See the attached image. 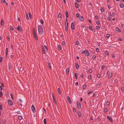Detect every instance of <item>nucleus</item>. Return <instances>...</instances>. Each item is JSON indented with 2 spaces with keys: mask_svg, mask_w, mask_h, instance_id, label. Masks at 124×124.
Instances as JSON below:
<instances>
[{
  "mask_svg": "<svg viewBox=\"0 0 124 124\" xmlns=\"http://www.w3.org/2000/svg\"><path fill=\"white\" fill-rule=\"evenodd\" d=\"M106 104L107 105H109V101H108L107 100Z\"/></svg>",
  "mask_w": 124,
  "mask_h": 124,
  "instance_id": "36",
  "label": "nucleus"
},
{
  "mask_svg": "<svg viewBox=\"0 0 124 124\" xmlns=\"http://www.w3.org/2000/svg\"><path fill=\"white\" fill-rule=\"evenodd\" d=\"M16 29L20 31H22V29L20 26H18L16 28Z\"/></svg>",
  "mask_w": 124,
  "mask_h": 124,
  "instance_id": "4",
  "label": "nucleus"
},
{
  "mask_svg": "<svg viewBox=\"0 0 124 124\" xmlns=\"http://www.w3.org/2000/svg\"><path fill=\"white\" fill-rule=\"evenodd\" d=\"M26 19L27 20H28L29 19V17H28V15L26 13Z\"/></svg>",
  "mask_w": 124,
  "mask_h": 124,
  "instance_id": "35",
  "label": "nucleus"
},
{
  "mask_svg": "<svg viewBox=\"0 0 124 124\" xmlns=\"http://www.w3.org/2000/svg\"><path fill=\"white\" fill-rule=\"evenodd\" d=\"M57 91L59 94H61L60 89V88H58L57 89Z\"/></svg>",
  "mask_w": 124,
  "mask_h": 124,
  "instance_id": "29",
  "label": "nucleus"
},
{
  "mask_svg": "<svg viewBox=\"0 0 124 124\" xmlns=\"http://www.w3.org/2000/svg\"><path fill=\"white\" fill-rule=\"evenodd\" d=\"M46 118H44V124H46Z\"/></svg>",
  "mask_w": 124,
  "mask_h": 124,
  "instance_id": "34",
  "label": "nucleus"
},
{
  "mask_svg": "<svg viewBox=\"0 0 124 124\" xmlns=\"http://www.w3.org/2000/svg\"><path fill=\"white\" fill-rule=\"evenodd\" d=\"M77 114H78V116L79 118L80 117V116H81V113L80 111H77Z\"/></svg>",
  "mask_w": 124,
  "mask_h": 124,
  "instance_id": "13",
  "label": "nucleus"
},
{
  "mask_svg": "<svg viewBox=\"0 0 124 124\" xmlns=\"http://www.w3.org/2000/svg\"><path fill=\"white\" fill-rule=\"evenodd\" d=\"M75 6L76 8H78L79 7V6L78 4L77 3L75 2Z\"/></svg>",
  "mask_w": 124,
  "mask_h": 124,
  "instance_id": "20",
  "label": "nucleus"
},
{
  "mask_svg": "<svg viewBox=\"0 0 124 124\" xmlns=\"http://www.w3.org/2000/svg\"><path fill=\"white\" fill-rule=\"evenodd\" d=\"M3 3H4L5 2V0H0Z\"/></svg>",
  "mask_w": 124,
  "mask_h": 124,
  "instance_id": "60",
  "label": "nucleus"
},
{
  "mask_svg": "<svg viewBox=\"0 0 124 124\" xmlns=\"http://www.w3.org/2000/svg\"><path fill=\"white\" fill-rule=\"evenodd\" d=\"M75 22L73 21L72 22L71 24V28L73 30H74L75 29L74 27V24Z\"/></svg>",
  "mask_w": 124,
  "mask_h": 124,
  "instance_id": "3",
  "label": "nucleus"
},
{
  "mask_svg": "<svg viewBox=\"0 0 124 124\" xmlns=\"http://www.w3.org/2000/svg\"><path fill=\"white\" fill-rule=\"evenodd\" d=\"M38 32L39 34H42L43 31V28L41 25H39L38 26Z\"/></svg>",
  "mask_w": 124,
  "mask_h": 124,
  "instance_id": "1",
  "label": "nucleus"
},
{
  "mask_svg": "<svg viewBox=\"0 0 124 124\" xmlns=\"http://www.w3.org/2000/svg\"><path fill=\"white\" fill-rule=\"evenodd\" d=\"M8 48H6V53H5V55H6V57H7V55L8 54Z\"/></svg>",
  "mask_w": 124,
  "mask_h": 124,
  "instance_id": "9",
  "label": "nucleus"
},
{
  "mask_svg": "<svg viewBox=\"0 0 124 124\" xmlns=\"http://www.w3.org/2000/svg\"><path fill=\"white\" fill-rule=\"evenodd\" d=\"M33 34H36L35 30L34 28L33 29Z\"/></svg>",
  "mask_w": 124,
  "mask_h": 124,
  "instance_id": "45",
  "label": "nucleus"
},
{
  "mask_svg": "<svg viewBox=\"0 0 124 124\" xmlns=\"http://www.w3.org/2000/svg\"><path fill=\"white\" fill-rule=\"evenodd\" d=\"M96 28L98 30H100V27H99L98 26H96Z\"/></svg>",
  "mask_w": 124,
  "mask_h": 124,
  "instance_id": "44",
  "label": "nucleus"
},
{
  "mask_svg": "<svg viewBox=\"0 0 124 124\" xmlns=\"http://www.w3.org/2000/svg\"><path fill=\"white\" fill-rule=\"evenodd\" d=\"M97 77L98 78H99L100 77V75L99 74H98L97 75Z\"/></svg>",
  "mask_w": 124,
  "mask_h": 124,
  "instance_id": "63",
  "label": "nucleus"
},
{
  "mask_svg": "<svg viewBox=\"0 0 124 124\" xmlns=\"http://www.w3.org/2000/svg\"><path fill=\"white\" fill-rule=\"evenodd\" d=\"M40 22L42 24H43L44 21L42 19H41L40 21Z\"/></svg>",
  "mask_w": 124,
  "mask_h": 124,
  "instance_id": "43",
  "label": "nucleus"
},
{
  "mask_svg": "<svg viewBox=\"0 0 124 124\" xmlns=\"http://www.w3.org/2000/svg\"><path fill=\"white\" fill-rule=\"evenodd\" d=\"M89 72L90 73H91L92 72V69H89Z\"/></svg>",
  "mask_w": 124,
  "mask_h": 124,
  "instance_id": "47",
  "label": "nucleus"
},
{
  "mask_svg": "<svg viewBox=\"0 0 124 124\" xmlns=\"http://www.w3.org/2000/svg\"><path fill=\"white\" fill-rule=\"evenodd\" d=\"M41 48L42 49V52H43V53L44 54H46V52H45V50L44 47L43 46H42L41 47Z\"/></svg>",
  "mask_w": 124,
  "mask_h": 124,
  "instance_id": "15",
  "label": "nucleus"
},
{
  "mask_svg": "<svg viewBox=\"0 0 124 124\" xmlns=\"http://www.w3.org/2000/svg\"><path fill=\"white\" fill-rule=\"evenodd\" d=\"M83 88L84 89H85L86 87V85H83L82 86Z\"/></svg>",
  "mask_w": 124,
  "mask_h": 124,
  "instance_id": "26",
  "label": "nucleus"
},
{
  "mask_svg": "<svg viewBox=\"0 0 124 124\" xmlns=\"http://www.w3.org/2000/svg\"><path fill=\"white\" fill-rule=\"evenodd\" d=\"M2 58L1 57H0V63L2 62Z\"/></svg>",
  "mask_w": 124,
  "mask_h": 124,
  "instance_id": "52",
  "label": "nucleus"
},
{
  "mask_svg": "<svg viewBox=\"0 0 124 124\" xmlns=\"http://www.w3.org/2000/svg\"><path fill=\"white\" fill-rule=\"evenodd\" d=\"M6 123V120L5 119H4L2 120V123L3 124H5Z\"/></svg>",
  "mask_w": 124,
  "mask_h": 124,
  "instance_id": "31",
  "label": "nucleus"
},
{
  "mask_svg": "<svg viewBox=\"0 0 124 124\" xmlns=\"http://www.w3.org/2000/svg\"><path fill=\"white\" fill-rule=\"evenodd\" d=\"M108 19L109 21H110L111 20V18L109 16L108 17Z\"/></svg>",
  "mask_w": 124,
  "mask_h": 124,
  "instance_id": "62",
  "label": "nucleus"
},
{
  "mask_svg": "<svg viewBox=\"0 0 124 124\" xmlns=\"http://www.w3.org/2000/svg\"><path fill=\"white\" fill-rule=\"evenodd\" d=\"M2 94H3V93H2V92L1 91H0V97H1L3 95Z\"/></svg>",
  "mask_w": 124,
  "mask_h": 124,
  "instance_id": "51",
  "label": "nucleus"
},
{
  "mask_svg": "<svg viewBox=\"0 0 124 124\" xmlns=\"http://www.w3.org/2000/svg\"><path fill=\"white\" fill-rule=\"evenodd\" d=\"M67 100L70 104H71L72 103V102L70 98L69 97H67Z\"/></svg>",
  "mask_w": 124,
  "mask_h": 124,
  "instance_id": "17",
  "label": "nucleus"
},
{
  "mask_svg": "<svg viewBox=\"0 0 124 124\" xmlns=\"http://www.w3.org/2000/svg\"><path fill=\"white\" fill-rule=\"evenodd\" d=\"M96 24L98 25H99V24H100V23H99V21H96Z\"/></svg>",
  "mask_w": 124,
  "mask_h": 124,
  "instance_id": "54",
  "label": "nucleus"
},
{
  "mask_svg": "<svg viewBox=\"0 0 124 124\" xmlns=\"http://www.w3.org/2000/svg\"><path fill=\"white\" fill-rule=\"evenodd\" d=\"M52 94V95L53 98V99L54 100V102L55 104L56 105L57 104V102H56V100L55 99V98L54 96V95L53 94Z\"/></svg>",
  "mask_w": 124,
  "mask_h": 124,
  "instance_id": "8",
  "label": "nucleus"
},
{
  "mask_svg": "<svg viewBox=\"0 0 124 124\" xmlns=\"http://www.w3.org/2000/svg\"><path fill=\"white\" fill-rule=\"evenodd\" d=\"M8 104L10 106H12L13 105V103L11 100H8Z\"/></svg>",
  "mask_w": 124,
  "mask_h": 124,
  "instance_id": "7",
  "label": "nucleus"
},
{
  "mask_svg": "<svg viewBox=\"0 0 124 124\" xmlns=\"http://www.w3.org/2000/svg\"><path fill=\"white\" fill-rule=\"evenodd\" d=\"M11 69V67L10 65H8V70L10 71Z\"/></svg>",
  "mask_w": 124,
  "mask_h": 124,
  "instance_id": "41",
  "label": "nucleus"
},
{
  "mask_svg": "<svg viewBox=\"0 0 124 124\" xmlns=\"http://www.w3.org/2000/svg\"><path fill=\"white\" fill-rule=\"evenodd\" d=\"M69 71V68H67V69L66 70V72L67 73V74H68Z\"/></svg>",
  "mask_w": 124,
  "mask_h": 124,
  "instance_id": "24",
  "label": "nucleus"
},
{
  "mask_svg": "<svg viewBox=\"0 0 124 124\" xmlns=\"http://www.w3.org/2000/svg\"><path fill=\"white\" fill-rule=\"evenodd\" d=\"M4 25V21L3 19H1V25L2 26H3Z\"/></svg>",
  "mask_w": 124,
  "mask_h": 124,
  "instance_id": "21",
  "label": "nucleus"
},
{
  "mask_svg": "<svg viewBox=\"0 0 124 124\" xmlns=\"http://www.w3.org/2000/svg\"><path fill=\"white\" fill-rule=\"evenodd\" d=\"M110 37V35L109 34H107V37L108 38H109Z\"/></svg>",
  "mask_w": 124,
  "mask_h": 124,
  "instance_id": "57",
  "label": "nucleus"
},
{
  "mask_svg": "<svg viewBox=\"0 0 124 124\" xmlns=\"http://www.w3.org/2000/svg\"><path fill=\"white\" fill-rule=\"evenodd\" d=\"M10 95L11 96V99L13 100H14V97L12 94L11 93L10 94Z\"/></svg>",
  "mask_w": 124,
  "mask_h": 124,
  "instance_id": "37",
  "label": "nucleus"
},
{
  "mask_svg": "<svg viewBox=\"0 0 124 124\" xmlns=\"http://www.w3.org/2000/svg\"><path fill=\"white\" fill-rule=\"evenodd\" d=\"M108 112V109L107 108H105L104 111V112L105 113H107Z\"/></svg>",
  "mask_w": 124,
  "mask_h": 124,
  "instance_id": "28",
  "label": "nucleus"
},
{
  "mask_svg": "<svg viewBox=\"0 0 124 124\" xmlns=\"http://www.w3.org/2000/svg\"><path fill=\"white\" fill-rule=\"evenodd\" d=\"M96 50L97 52H98L99 51V49L98 48H97L96 49Z\"/></svg>",
  "mask_w": 124,
  "mask_h": 124,
  "instance_id": "61",
  "label": "nucleus"
},
{
  "mask_svg": "<svg viewBox=\"0 0 124 124\" xmlns=\"http://www.w3.org/2000/svg\"><path fill=\"white\" fill-rule=\"evenodd\" d=\"M65 15H66V17L67 18H68L69 17L68 13V12L67 11H66Z\"/></svg>",
  "mask_w": 124,
  "mask_h": 124,
  "instance_id": "18",
  "label": "nucleus"
},
{
  "mask_svg": "<svg viewBox=\"0 0 124 124\" xmlns=\"http://www.w3.org/2000/svg\"><path fill=\"white\" fill-rule=\"evenodd\" d=\"M93 92V90H91L87 94H90L91 93H92Z\"/></svg>",
  "mask_w": 124,
  "mask_h": 124,
  "instance_id": "39",
  "label": "nucleus"
},
{
  "mask_svg": "<svg viewBox=\"0 0 124 124\" xmlns=\"http://www.w3.org/2000/svg\"><path fill=\"white\" fill-rule=\"evenodd\" d=\"M75 66L76 68L78 69L79 68V66L78 64L77 63H75Z\"/></svg>",
  "mask_w": 124,
  "mask_h": 124,
  "instance_id": "14",
  "label": "nucleus"
},
{
  "mask_svg": "<svg viewBox=\"0 0 124 124\" xmlns=\"http://www.w3.org/2000/svg\"><path fill=\"white\" fill-rule=\"evenodd\" d=\"M65 30L66 31H67L68 30V23L66 24H65Z\"/></svg>",
  "mask_w": 124,
  "mask_h": 124,
  "instance_id": "12",
  "label": "nucleus"
},
{
  "mask_svg": "<svg viewBox=\"0 0 124 124\" xmlns=\"http://www.w3.org/2000/svg\"><path fill=\"white\" fill-rule=\"evenodd\" d=\"M101 83L100 82H99V83H98L95 86H99L101 84Z\"/></svg>",
  "mask_w": 124,
  "mask_h": 124,
  "instance_id": "40",
  "label": "nucleus"
},
{
  "mask_svg": "<svg viewBox=\"0 0 124 124\" xmlns=\"http://www.w3.org/2000/svg\"><path fill=\"white\" fill-rule=\"evenodd\" d=\"M77 35L78 36H79V37H81V35H80V34L78 32H77Z\"/></svg>",
  "mask_w": 124,
  "mask_h": 124,
  "instance_id": "59",
  "label": "nucleus"
},
{
  "mask_svg": "<svg viewBox=\"0 0 124 124\" xmlns=\"http://www.w3.org/2000/svg\"><path fill=\"white\" fill-rule=\"evenodd\" d=\"M120 7L121 8H123L124 7V5L123 3H121L120 4Z\"/></svg>",
  "mask_w": 124,
  "mask_h": 124,
  "instance_id": "25",
  "label": "nucleus"
},
{
  "mask_svg": "<svg viewBox=\"0 0 124 124\" xmlns=\"http://www.w3.org/2000/svg\"><path fill=\"white\" fill-rule=\"evenodd\" d=\"M22 102V100L21 99H18V102L19 103L21 106H22V104H21Z\"/></svg>",
  "mask_w": 124,
  "mask_h": 124,
  "instance_id": "10",
  "label": "nucleus"
},
{
  "mask_svg": "<svg viewBox=\"0 0 124 124\" xmlns=\"http://www.w3.org/2000/svg\"><path fill=\"white\" fill-rule=\"evenodd\" d=\"M101 11L102 12H103L104 11V10L103 8H101Z\"/></svg>",
  "mask_w": 124,
  "mask_h": 124,
  "instance_id": "56",
  "label": "nucleus"
},
{
  "mask_svg": "<svg viewBox=\"0 0 124 124\" xmlns=\"http://www.w3.org/2000/svg\"><path fill=\"white\" fill-rule=\"evenodd\" d=\"M79 19L81 21H83L84 20V18L82 16H80L79 17Z\"/></svg>",
  "mask_w": 124,
  "mask_h": 124,
  "instance_id": "19",
  "label": "nucleus"
},
{
  "mask_svg": "<svg viewBox=\"0 0 124 124\" xmlns=\"http://www.w3.org/2000/svg\"><path fill=\"white\" fill-rule=\"evenodd\" d=\"M116 30L117 31L119 32H120L121 31L118 28H116Z\"/></svg>",
  "mask_w": 124,
  "mask_h": 124,
  "instance_id": "22",
  "label": "nucleus"
},
{
  "mask_svg": "<svg viewBox=\"0 0 124 124\" xmlns=\"http://www.w3.org/2000/svg\"><path fill=\"white\" fill-rule=\"evenodd\" d=\"M48 66L49 67V68H50V69H51V65L49 63H48Z\"/></svg>",
  "mask_w": 124,
  "mask_h": 124,
  "instance_id": "46",
  "label": "nucleus"
},
{
  "mask_svg": "<svg viewBox=\"0 0 124 124\" xmlns=\"http://www.w3.org/2000/svg\"><path fill=\"white\" fill-rule=\"evenodd\" d=\"M77 107L78 109H80L81 108V106L80 102L78 101L77 102Z\"/></svg>",
  "mask_w": 124,
  "mask_h": 124,
  "instance_id": "2",
  "label": "nucleus"
},
{
  "mask_svg": "<svg viewBox=\"0 0 124 124\" xmlns=\"http://www.w3.org/2000/svg\"><path fill=\"white\" fill-rule=\"evenodd\" d=\"M58 17H59V18H60L62 16V15L61 14V13H60L59 14H58Z\"/></svg>",
  "mask_w": 124,
  "mask_h": 124,
  "instance_id": "23",
  "label": "nucleus"
},
{
  "mask_svg": "<svg viewBox=\"0 0 124 124\" xmlns=\"http://www.w3.org/2000/svg\"><path fill=\"white\" fill-rule=\"evenodd\" d=\"M104 68H105V66L104 65H102V66H101V69L103 70L104 69Z\"/></svg>",
  "mask_w": 124,
  "mask_h": 124,
  "instance_id": "55",
  "label": "nucleus"
},
{
  "mask_svg": "<svg viewBox=\"0 0 124 124\" xmlns=\"http://www.w3.org/2000/svg\"><path fill=\"white\" fill-rule=\"evenodd\" d=\"M95 19L97 20H98V17L96 16H95Z\"/></svg>",
  "mask_w": 124,
  "mask_h": 124,
  "instance_id": "64",
  "label": "nucleus"
},
{
  "mask_svg": "<svg viewBox=\"0 0 124 124\" xmlns=\"http://www.w3.org/2000/svg\"><path fill=\"white\" fill-rule=\"evenodd\" d=\"M58 48L59 50H60L61 49V46L59 45L58 46Z\"/></svg>",
  "mask_w": 124,
  "mask_h": 124,
  "instance_id": "33",
  "label": "nucleus"
},
{
  "mask_svg": "<svg viewBox=\"0 0 124 124\" xmlns=\"http://www.w3.org/2000/svg\"><path fill=\"white\" fill-rule=\"evenodd\" d=\"M112 73H109V75H108V77H109V79H110L111 77H112Z\"/></svg>",
  "mask_w": 124,
  "mask_h": 124,
  "instance_id": "16",
  "label": "nucleus"
},
{
  "mask_svg": "<svg viewBox=\"0 0 124 124\" xmlns=\"http://www.w3.org/2000/svg\"><path fill=\"white\" fill-rule=\"evenodd\" d=\"M31 108L32 110V112H34L36 111L35 108L34 107V106L33 105H32L31 106Z\"/></svg>",
  "mask_w": 124,
  "mask_h": 124,
  "instance_id": "6",
  "label": "nucleus"
},
{
  "mask_svg": "<svg viewBox=\"0 0 124 124\" xmlns=\"http://www.w3.org/2000/svg\"><path fill=\"white\" fill-rule=\"evenodd\" d=\"M78 74V73H75V77L76 79H78V77L77 75V74Z\"/></svg>",
  "mask_w": 124,
  "mask_h": 124,
  "instance_id": "38",
  "label": "nucleus"
},
{
  "mask_svg": "<svg viewBox=\"0 0 124 124\" xmlns=\"http://www.w3.org/2000/svg\"><path fill=\"white\" fill-rule=\"evenodd\" d=\"M105 54L106 55H108L109 54V53L108 52L106 51L105 52Z\"/></svg>",
  "mask_w": 124,
  "mask_h": 124,
  "instance_id": "50",
  "label": "nucleus"
},
{
  "mask_svg": "<svg viewBox=\"0 0 124 124\" xmlns=\"http://www.w3.org/2000/svg\"><path fill=\"white\" fill-rule=\"evenodd\" d=\"M67 23L68 24V21L67 19L66 18V21H65V24H67Z\"/></svg>",
  "mask_w": 124,
  "mask_h": 124,
  "instance_id": "42",
  "label": "nucleus"
},
{
  "mask_svg": "<svg viewBox=\"0 0 124 124\" xmlns=\"http://www.w3.org/2000/svg\"><path fill=\"white\" fill-rule=\"evenodd\" d=\"M79 41H76L75 45H79Z\"/></svg>",
  "mask_w": 124,
  "mask_h": 124,
  "instance_id": "48",
  "label": "nucleus"
},
{
  "mask_svg": "<svg viewBox=\"0 0 124 124\" xmlns=\"http://www.w3.org/2000/svg\"><path fill=\"white\" fill-rule=\"evenodd\" d=\"M33 34V36L35 39L37 40H38V38L36 34Z\"/></svg>",
  "mask_w": 124,
  "mask_h": 124,
  "instance_id": "11",
  "label": "nucleus"
},
{
  "mask_svg": "<svg viewBox=\"0 0 124 124\" xmlns=\"http://www.w3.org/2000/svg\"><path fill=\"white\" fill-rule=\"evenodd\" d=\"M107 117L110 122H112L113 121V120L112 119V118H111L109 116H107Z\"/></svg>",
  "mask_w": 124,
  "mask_h": 124,
  "instance_id": "5",
  "label": "nucleus"
},
{
  "mask_svg": "<svg viewBox=\"0 0 124 124\" xmlns=\"http://www.w3.org/2000/svg\"><path fill=\"white\" fill-rule=\"evenodd\" d=\"M85 54L87 56H88L89 55V53H85Z\"/></svg>",
  "mask_w": 124,
  "mask_h": 124,
  "instance_id": "58",
  "label": "nucleus"
},
{
  "mask_svg": "<svg viewBox=\"0 0 124 124\" xmlns=\"http://www.w3.org/2000/svg\"><path fill=\"white\" fill-rule=\"evenodd\" d=\"M2 105H0V109L1 110H2Z\"/></svg>",
  "mask_w": 124,
  "mask_h": 124,
  "instance_id": "53",
  "label": "nucleus"
},
{
  "mask_svg": "<svg viewBox=\"0 0 124 124\" xmlns=\"http://www.w3.org/2000/svg\"><path fill=\"white\" fill-rule=\"evenodd\" d=\"M89 30H90L93 31V28L91 26H89Z\"/></svg>",
  "mask_w": 124,
  "mask_h": 124,
  "instance_id": "27",
  "label": "nucleus"
},
{
  "mask_svg": "<svg viewBox=\"0 0 124 124\" xmlns=\"http://www.w3.org/2000/svg\"><path fill=\"white\" fill-rule=\"evenodd\" d=\"M29 16L30 18H32V15H31V14L30 12H29Z\"/></svg>",
  "mask_w": 124,
  "mask_h": 124,
  "instance_id": "30",
  "label": "nucleus"
},
{
  "mask_svg": "<svg viewBox=\"0 0 124 124\" xmlns=\"http://www.w3.org/2000/svg\"><path fill=\"white\" fill-rule=\"evenodd\" d=\"M44 47L45 48V49H46V51H48V50L47 49V46L46 45H44Z\"/></svg>",
  "mask_w": 124,
  "mask_h": 124,
  "instance_id": "49",
  "label": "nucleus"
},
{
  "mask_svg": "<svg viewBox=\"0 0 124 124\" xmlns=\"http://www.w3.org/2000/svg\"><path fill=\"white\" fill-rule=\"evenodd\" d=\"M22 117L21 116H19L18 117V118L19 120H21L22 119Z\"/></svg>",
  "mask_w": 124,
  "mask_h": 124,
  "instance_id": "32",
  "label": "nucleus"
}]
</instances>
